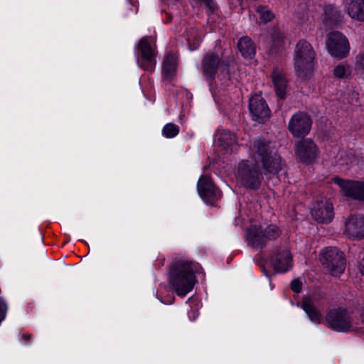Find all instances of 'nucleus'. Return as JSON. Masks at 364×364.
Wrapping results in <instances>:
<instances>
[{
    "mask_svg": "<svg viewBox=\"0 0 364 364\" xmlns=\"http://www.w3.org/2000/svg\"><path fill=\"white\" fill-rule=\"evenodd\" d=\"M321 298V295L319 293H314L304 297L301 304L309 319L315 324H319L323 320L321 312L316 307V304Z\"/></svg>",
    "mask_w": 364,
    "mask_h": 364,
    "instance_id": "dca6fc26",
    "label": "nucleus"
},
{
    "mask_svg": "<svg viewBox=\"0 0 364 364\" xmlns=\"http://www.w3.org/2000/svg\"><path fill=\"white\" fill-rule=\"evenodd\" d=\"M359 269L361 274L364 276V259H363L360 262Z\"/></svg>",
    "mask_w": 364,
    "mask_h": 364,
    "instance_id": "c9c22d12",
    "label": "nucleus"
},
{
    "mask_svg": "<svg viewBox=\"0 0 364 364\" xmlns=\"http://www.w3.org/2000/svg\"><path fill=\"white\" fill-rule=\"evenodd\" d=\"M312 121L306 113L299 112L294 114L288 124V129L294 137H303L311 130Z\"/></svg>",
    "mask_w": 364,
    "mask_h": 364,
    "instance_id": "9b49d317",
    "label": "nucleus"
},
{
    "mask_svg": "<svg viewBox=\"0 0 364 364\" xmlns=\"http://www.w3.org/2000/svg\"><path fill=\"white\" fill-rule=\"evenodd\" d=\"M249 153L253 159L261 161L263 168L269 173L277 174L282 169L284 164L277 150L263 138L250 144Z\"/></svg>",
    "mask_w": 364,
    "mask_h": 364,
    "instance_id": "f03ea898",
    "label": "nucleus"
},
{
    "mask_svg": "<svg viewBox=\"0 0 364 364\" xmlns=\"http://www.w3.org/2000/svg\"><path fill=\"white\" fill-rule=\"evenodd\" d=\"M137 64L143 70L152 72L156 64V45L151 37L142 38L137 46Z\"/></svg>",
    "mask_w": 364,
    "mask_h": 364,
    "instance_id": "0eeeda50",
    "label": "nucleus"
},
{
    "mask_svg": "<svg viewBox=\"0 0 364 364\" xmlns=\"http://www.w3.org/2000/svg\"><path fill=\"white\" fill-rule=\"evenodd\" d=\"M326 48L333 58L343 59L348 56L350 52V44L348 38L341 32L329 33L326 39Z\"/></svg>",
    "mask_w": 364,
    "mask_h": 364,
    "instance_id": "1a4fd4ad",
    "label": "nucleus"
},
{
    "mask_svg": "<svg viewBox=\"0 0 364 364\" xmlns=\"http://www.w3.org/2000/svg\"><path fill=\"white\" fill-rule=\"evenodd\" d=\"M295 154L300 161L310 164L318 156L319 150L313 141L304 139L295 144Z\"/></svg>",
    "mask_w": 364,
    "mask_h": 364,
    "instance_id": "4468645a",
    "label": "nucleus"
},
{
    "mask_svg": "<svg viewBox=\"0 0 364 364\" xmlns=\"http://www.w3.org/2000/svg\"><path fill=\"white\" fill-rule=\"evenodd\" d=\"M200 196L208 204H213L221 197V193L212 183L210 176H201L197 183Z\"/></svg>",
    "mask_w": 364,
    "mask_h": 364,
    "instance_id": "f8f14e48",
    "label": "nucleus"
},
{
    "mask_svg": "<svg viewBox=\"0 0 364 364\" xmlns=\"http://www.w3.org/2000/svg\"><path fill=\"white\" fill-rule=\"evenodd\" d=\"M203 73L209 77H214L219 71L226 70V65L220 60V56L214 53L206 54L203 60Z\"/></svg>",
    "mask_w": 364,
    "mask_h": 364,
    "instance_id": "6ab92c4d",
    "label": "nucleus"
},
{
    "mask_svg": "<svg viewBox=\"0 0 364 364\" xmlns=\"http://www.w3.org/2000/svg\"><path fill=\"white\" fill-rule=\"evenodd\" d=\"M293 60L297 76L305 78L311 75L316 63L312 45L306 40H299L295 46Z\"/></svg>",
    "mask_w": 364,
    "mask_h": 364,
    "instance_id": "20e7f679",
    "label": "nucleus"
},
{
    "mask_svg": "<svg viewBox=\"0 0 364 364\" xmlns=\"http://www.w3.org/2000/svg\"><path fill=\"white\" fill-rule=\"evenodd\" d=\"M270 263L277 272L284 273L292 267V256L287 248H282L271 256Z\"/></svg>",
    "mask_w": 364,
    "mask_h": 364,
    "instance_id": "a211bd4d",
    "label": "nucleus"
},
{
    "mask_svg": "<svg viewBox=\"0 0 364 364\" xmlns=\"http://www.w3.org/2000/svg\"><path fill=\"white\" fill-rule=\"evenodd\" d=\"M344 16L341 12L333 5H327L323 9V22L326 27H333L343 21Z\"/></svg>",
    "mask_w": 364,
    "mask_h": 364,
    "instance_id": "aec40b11",
    "label": "nucleus"
},
{
    "mask_svg": "<svg viewBox=\"0 0 364 364\" xmlns=\"http://www.w3.org/2000/svg\"><path fill=\"white\" fill-rule=\"evenodd\" d=\"M249 110L252 119L263 123L270 116V109L260 95H252L249 102Z\"/></svg>",
    "mask_w": 364,
    "mask_h": 364,
    "instance_id": "2eb2a0df",
    "label": "nucleus"
},
{
    "mask_svg": "<svg viewBox=\"0 0 364 364\" xmlns=\"http://www.w3.org/2000/svg\"><path fill=\"white\" fill-rule=\"evenodd\" d=\"M361 321L343 309H333L326 314L325 321L331 329L342 333L360 331L364 328V304L360 313Z\"/></svg>",
    "mask_w": 364,
    "mask_h": 364,
    "instance_id": "7ed1b4c3",
    "label": "nucleus"
},
{
    "mask_svg": "<svg viewBox=\"0 0 364 364\" xmlns=\"http://www.w3.org/2000/svg\"><path fill=\"white\" fill-rule=\"evenodd\" d=\"M282 230L277 225L269 224L265 228L256 224L251 225L246 230V240L254 247H262L267 242L277 240Z\"/></svg>",
    "mask_w": 364,
    "mask_h": 364,
    "instance_id": "423d86ee",
    "label": "nucleus"
},
{
    "mask_svg": "<svg viewBox=\"0 0 364 364\" xmlns=\"http://www.w3.org/2000/svg\"><path fill=\"white\" fill-rule=\"evenodd\" d=\"M195 264L182 257L175 258L170 267L168 284L170 289L181 297L191 292L196 284Z\"/></svg>",
    "mask_w": 364,
    "mask_h": 364,
    "instance_id": "f257e3e1",
    "label": "nucleus"
},
{
    "mask_svg": "<svg viewBox=\"0 0 364 364\" xmlns=\"http://www.w3.org/2000/svg\"><path fill=\"white\" fill-rule=\"evenodd\" d=\"M177 67V58L172 53H168L163 63L162 74L165 79L171 80L176 75Z\"/></svg>",
    "mask_w": 364,
    "mask_h": 364,
    "instance_id": "b1692460",
    "label": "nucleus"
},
{
    "mask_svg": "<svg viewBox=\"0 0 364 364\" xmlns=\"http://www.w3.org/2000/svg\"><path fill=\"white\" fill-rule=\"evenodd\" d=\"M191 4L193 7L202 6L203 5L208 8L210 11H213L215 8L212 0H191Z\"/></svg>",
    "mask_w": 364,
    "mask_h": 364,
    "instance_id": "7c9ffc66",
    "label": "nucleus"
},
{
    "mask_svg": "<svg viewBox=\"0 0 364 364\" xmlns=\"http://www.w3.org/2000/svg\"><path fill=\"white\" fill-rule=\"evenodd\" d=\"M343 233L351 240L364 238V217L350 216L345 223Z\"/></svg>",
    "mask_w": 364,
    "mask_h": 364,
    "instance_id": "f3484780",
    "label": "nucleus"
},
{
    "mask_svg": "<svg viewBox=\"0 0 364 364\" xmlns=\"http://www.w3.org/2000/svg\"><path fill=\"white\" fill-rule=\"evenodd\" d=\"M7 305L4 300L0 297V323L5 318Z\"/></svg>",
    "mask_w": 364,
    "mask_h": 364,
    "instance_id": "2f4dec72",
    "label": "nucleus"
},
{
    "mask_svg": "<svg viewBox=\"0 0 364 364\" xmlns=\"http://www.w3.org/2000/svg\"><path fill=\"white\" fill-rule=\"evenodd\" d=\"M215 136L218 146L224 149L230 150V151H233L234 146L237 143V138L233 133L222 129L217 131Z\"/></svg>",
    "mask_w": 364,
    "mask_h": 364,
    "instance_id": "4be33fe9",
    "label": "nucleus"
},
{
    "mask_svg": "<svg viewBox=\"0 0 364 364\" xmlns=\"http://www.w3.org/2000/svg\"><path fill=\"white\" fill-rule=\"evenodd\" d=\"M356 67L359 69H364V52L360 53L356 56Z\"/></svg>",
    "mask_w": 364,
    "mask_h": 364,
    "instance_id": "72a5a7b5",
    "label": "nucleus"
},
{
    "mask_svg": "<svg viewBox=\"0 0 364 364\" xmlns=\"http://www.w3.org/2000/svg\"><path fill=\"white\" fill-rule=\"evenodd\" d=\"M320 261L335 277H339L346 268L344 254L337 247H328L323 249L320 254Z\"/></svg>",
    "mask_w": 364,
    "mask_h": 364,
    "instance_id": "6e6552de",
    "label": "nucleus"
},
{
    "mask_svg": "<svg viewBox=\"0 0 364 364\" xmlns=\"http://www.w3.org/2000/svg\"><path fill=\"white\" fill-rule=\"evenodd\" d=\"M333 74L337 78L347 77L350 75V66L344 63H340L334 68Z\"/></svg>",
    "mask_w": 364,
    "mask_h": 364,
    "instance_id": "bb28decb",
    "label": "nucleus"
},
{
    "mask_svg": "<svg viewBox=\"0 0 364 364\" xmlns=\"http://www.w3.org/2000/svg\"><path fill=\"white\" fill-rule=\"evenodd\" d=\"M193 33H194L193 36H192V34L189 33H187V41L190 46H191L192 50L196 49L199 46L200 41V36L195 34V30H193Z\"/></svg>",
    "mask_w": 364,
    "mask_h": 364,
    "instance_id": "c756f323",
    "label": "nucleus"
},
{
    "mask_svg": "<svg viewBox=\"0 0 364 364\" xmlns=\"http://www.w3.org/2000/svg\"><path fill=\"white\" fill-rule=\"evenodd\" d=\"M312 218L319 223H329L334 217L333 206L327 198H323L311 204Z\"/></svg>",
    "mask_w": 364,
    "mask_h": 364,
    "instance_id": "9d476101",
    "label": "nucleus"
},
{
    "mask_svg": "<svg viewBox=\"0 0 364 364\" xmlns=\"http://www.w3.org/2000/svg\"><path fill=\"white\" fill-rule=\"evenodd\" d=\"M235 176L241 186L251 190L259 189L263 180L259 166L250 160H243L237 164Z\"/></svg>",
    "mask_w": 364,
    "mask_h": 364,
    "instance_id": "39448f33",
    "label": "nucleus"
},
{
    "mask_svg": "<svg viewBox=\"0 0 364 364\" xmlns=\"http://www.w3.org/2000/svg\"><path fill=\"white\" fill-rule=\"evenodd\" d=\"M333 181L340 187L343 195L364 202V182L340 178H334Z\"/></svg>",
    "mask_w": 364,
    "mask_h": 364,
    "instance_id": "ddd939ff",
    "label": "nucleus"
},
{
    "mask_svg": "<svg viewBox=\"0 0 364 364\" xmlns=\"http://www.w3.org/2000/svg\"><path fill=\"white\" fill-rule=\"evenodd\" d=\"M302 282L300 279H296L291 282V288L296 292L299 293L301 291Z\"/></svg>",
    "mask_w": 364,
    "mask_h": 364,
    "instance_id": "473e14b6",
    "label": "nucleus"
},
{
    "mask_svg": "<svg viewBox=\"0 0 364 364\" xmlns=\"http://www.w3.org/2000/svg\"><path fill=\"white\" fill-rule=\"evenodd\" d=\"M242 55L245 58H252L255 55V46L252 41L247 36L242 37L237 43Z\"/></svg>",
    "mask_w": 364,
    "mask_h": 364,
    "instance_id": "393cba45",
    "label": "nucleus"
},
{
    "mask_svg": "<svg viewBox=\"0 0 364 364\" xmlns=\"http://www.w3.org/2000/svg\"><path fill=\"white\" fill-rule=\"evenodd\" d=\"M271 77L277 95L280 98H284L286 94L287 81L283 70L274 69Z\"/></svg>",
    "mask_w": 364,
    "mask_h": 364,
    "instance_id": "412c9836",
    "label": "nucleus"
},
{
    "mask_svg": "<svg viewBox=\"0 0 364 364\" xmlns=\"http://www.w3.org/2000/svg\"><path fill=\"white\" fill-rule=\"evenodd\" d=\"M31 339V336L29 333H24L22 335V338L20 339V341L24 344H28Z\"/></svg>",
    "mask_w": 364,
    "mask_h": 364,
    "instance_id": "f704fd0d",
    "label": "nucleus"
},
{
    "mask_svg": "<svg viewBox=\"0 0 364 364\" xmlns=\"http://www.w3.org/2000/svg\"><path fill=\"white\" fill-rule=\"evenodd\" d=\"M346 9L352 19L364 21V0H350Z\"/></svg>",
    "mask_w": 364,
    "mask_h": 364,
    "instance_id": "5701e85b",
    "label": "nucleus"
},
{
    "mask_svg": "<svg viewBox=\"0 0 364 364\" xmlns=\"http://www.w3.org/2000/svg\"><path fill=\"white\" fill-rule=\"evenodd\" d=\"M272 49L274 51L279 50L284 43V36L283 34L277 31H274L272 34Z\"/></svg>",
    "mask_w": 364,
    "mask_h": 364,
    "instance_id": "cd10ccee",
    "label": "nucleus"
},
{
    "mask_svg": "<svg viewBox=\"0 0 364 364\" xmlns=\"http://www.w3.org/2000/svg\"><path fill=\"white\" fill-rule=\"evenodd\" d=\"M179 133V127L173 123L166 124L162 129V135L168 139L176 136Z\"/></svg>",
    "mask_w": 364,
    "mask_h": 364,
    "instance_id": "a878e982",
    "label": "nucleus"
},
{
    "mask_svg": "<svg viewBox=\"0 0 364 364\" xmlns=\"http://www.w3.org/2000/svg\"><path fill=\"white\" fill-rule=\"evenodd\" d=\"M257 11L264 23L270 21L274 18L273 13L266 6H258Z\"/></svg>",
    "mask_w": 364,
    "mask_h": 364,
    "instance_id": "c85d7f7f",
    "label": "nucleus"
}]
</instances>
